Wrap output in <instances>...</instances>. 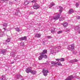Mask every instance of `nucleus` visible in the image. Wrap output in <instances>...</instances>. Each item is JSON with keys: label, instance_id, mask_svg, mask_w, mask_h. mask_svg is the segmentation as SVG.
I'll return each instance as SVG.
<instances>
[{"label": "nucleus", "instance_id": "nucleus-12", "mask_svg": "<svg viewBox=\"0 0 80 80\" xmlns=\"http://www.w3.org/2000/svg\"><path fill=\"white\" fill-rule=\"evenodd\" d=\"M73 12H74L73 10L72 9H71L69 10L68 12V14H72V13H73Z\"/></svg>", "mask_w": 80, "mask_h": 80}, {"label": "nucleus", "instance_id": "nucleus-35", "mask_svg": "<svg viewBox=\"0 0 80 80\" xmlns=\"http://www.w3.org/2000/svg\"><path fill=\"white\" fill-rule=\"evenodd\" d=\"M19 12H18L17 11H16V12L15 13V15H18V13H19Z\"/></svg>", "mask_w": 80, "mask_h": 80}, {"label": "nucleus", "instance_id": "nucleus-1", "mask_svg": "<svg viewBox=\"0 0 80 80\" xmlns=\"http://www.w3.org/2000/svg\"><path fill=\"white\" fill-rule=\"evenodd\" d=\"M47 52V50H44L42 51V52L41 53L40 55V56L38 58V60H41L43 58H47V56L46 55H44L45 53H46Z\"/></svg>", "mask_w": 80, "mask_h": 80}, {"label": "nucleus", "instance_id": "nucleus-19", "mask_svg": "<svg viewBox=\"0 0 80 80\" xmlns=\"http://www.w3.org/2000/svg\"><path fill=\"white\" fill-rule=\"evenodd\" d=\"M25 0V2H24L25 5H27L28 4H29V3H30V1H25L26 0Z\"/></svg>", "mask_w": 80, "mask_h": 80}, {"label": "nucleus", "instance_id": "nucleus-24", "mask_svg": "<svg viewBox=\"0 0 80 80\" xmlns=\"http://www.w3.org/2000/svg\"><path fill=\"white\" fill-rule=\"evenodd\" d=\"M59 8H60V9L59 10V12L60 13H62V11H63L62 10H63V8L62 7H59Z\"/></svg>", "mask_w": 80, "mask_h": 80}, {"label": "nucleus", "instance_id": "nucleus-11", "mask_svg": "<svg viewBox=\"0 0 80 80\" xmlns=\"http://www.w3.org/2000/svg\"><path fill=\"white\" fill-rule=\"evenodd\" d=\"M19 10V8H18L16 9V12H19V13H18V16H19V17H20V16H22V14L20 12V10Z\"/></svg>", "mask_w": 80, "mask_h": 80}, {"label": "nucleus", "instance_id": "nucleus-49", "mask_svg": "<svg viewBox=\"0 0 80 80\" xmlns=\"http://www.w3.org/2000/svg\"><path fill=\"white\" fill-rule=\"evenodd\" d=\"M68 31H66V32H68Z\"/></svg>", "mask_w": 80, "mask_h": 80}, {"label": "nucleus", "instance_id": "nucleus-9", "mask_svg": "<svg viewBox=\"0 0 80 80\" xmlns=\"http://www.w3.org/2000/svg\"><path fill=\"white\" fill-rule=\"evenodd\" d=\"M32 70V68L31 67L28 68H26V72L27 73H30Z\"/></svg>", "mask_w": 80, "mask_h": 80}, {"label": "nucleus", "instance_id": "nucleus-47", "mask_svg": "<svg viewBox=\"0 0 80 80\" xmlns=\"http://www.w3.org/2000/svg\"><path fill=\"white\" fill-rule=\"evenodd\" d=\"M10 3H12V2H10Z\"/></svg>", "mask_w": 80, "mask_h": 80}, {"label": "nucleus", "instance_id": "nucleus-37", "mask_svg": "<svg viewBox=\"0 0 80 80\" xmlns=\"http://www.w3.org/2000/svg\"><path fill=\"white\" fill-rule=\"evenodd\" d=\"M21 46H23L24 45V43L22 42L21 43Z\"/></svg>", "mask_w": 80, "mask_h": 80}, {"label": "nucleus", "instance_id": "nucleus-34", "mask_svg": "<svg viewBox=\"0 0 80 80\" xmlns=\"http://www.w3.org/2000/svg\"><path fill=\"white\" fill-rule=\"evenodd\" d=\"M7 0H1V2H2V3H5V2H6Z\"/></svg>", "mask_w": 80, "mask_h": 80}, {"label": "nucleus", "instance_id": "nucleus-41", "mask_svg": "<svg viewBox=\"0 0 80 80\" xmlns=\"http://www.w3.org/2000/svg\"><path fill=\"white\" fill-rule=\"evenodd\" d=\"M77 18H78V19H80V16H78L77 17Z\"/></svg>", "mask_w": 80, "mask_h": 80}, {"label": "nucleus", "instance_id": "nucleus-3", "mask_svg": "<svg viewBox=\"0 0 80 80\" xmlns=\"http://www.w3.org/2000/svg\"><path fill=\"white\" fill-rule=\"evenodd\" d=\"M60 14H58L57 15H56L54 17L52 18V19L51 20H57L60 18Z\"/></svg>", "mask_w": 80, "mask_h": 80}, {"label": "nucleus", "instance_id": "nucleus-42", "mask_svg": "<svg viewBox=\"0 0 80 80\" xmlns=\"http://www.w3.org/2000/svg\"><path fill=\"white\" fill-rule=\"evenodd\" d=\"M34 13L33 12H30V14H33Z\"/></svg>", "mask_w": 80, "mask_h": 80}, {"label": "nucleus", "instance_id": "nucleus-13", "mask_svg": "<svg viewBox=\"0 0 80 80\" xmlns=\"http://www.w3.org/2000/svg\"><path fill=\"white\" fill-rule=\"evenodd\" d=\"M11 38H8L6 40V44H7V43H8V42H10V40H11Z\"/></svg>", "mask_w": 80, "mask_h": 80}, {"label": "nucleus", "instance_id": "nucleus-21", "mask_svg": "<svg viewBox=\"0 0 80 80\" xmlns=\"http://www.w3.org/2000/svg\"><path fill=\"white\" fill-rule=\"evenodd\" d=\"M11 56L15 57V52H12L11 53Z\"/></svg>", "mask_w": 80, "mask_h": 80}, {"label": "nucleus", "instance_id": "nucleus-10", "mask_svg": "<svg viewBox=\"0 0 80 80\" xmlns=\"http://www.w3.org/2000/svg\"><path fill=\"white\" fill-rule=\"evenodd\" d=\"M7 25H8V23H4L3 24V29L4 30H7Z\"/></svg>", "mask_w": 80, "mask_h": 80}, {"label": "nucleus", "instance_id": "nucleus-14", "mask_svg": "<svg viewBox=\"0 0 80 80\" xmlns=\"http://www.w3.org/2000/svg\"><path fill=\"white\" fill-rule=\"evenodd\" d=\"M0 80H7V79L5 78V75H3L0 78Z\"/></svg>", "mask_w": 80, "mask_h": 80}, {"label": "nucleus", "instance_id": "nucleus-16", "mask_svg": "<svg viewBox=\"0 0 80 80\" xmlns=\"http://www.w3.org/2000/svg\"><path fill=\"white\" fill-rule=\"evenodd\" d=\"M0 53L5 55V50L3 49L1 50V51L0 52Z\"/></svg>", "mask_w": 80, "mask_h": 80}, {"label": "nucleus", "instance_id": "nucleus-18", "mask_svg": "<svg viewBox=\"0 0 80 80\" xmlns=\"http://www.w3.org/2000/svg\"><path fill=\"white\" fill-rule=\"evenodd\" d=\"M4 32L0 31V37H2L4 35Z\"/></svg>", "mask_w": 80, "mask_h": 80}, {"label": "nucleus", "instance_id": "nucleus-48", "mask_svg": "<svg viewBox=\"0 0 80 80\" xmlns=\"http://www.w3.org/2000/svg\"><path fill=\"white\" fill-rule=\"evenodd\" d=\"M22 80H24V79H21Z\"/></svg>", "mask_w": 80, "mask_h": 80}, {"label": "nucleus", "instance_id": "nucleus-27", "mask_svg": "<svg viewBox=\"0 0 80 80\" xmlns=\"http://www.w3.org/2000/svg\"><path fill=\"white\" fill-rule=\"evenodd\" d=\"M56 52L55 51V50H52L50 51V53H51V54H53L54 53H56Z\"/></svg>", "mask_w": 80, "mask_h": 80}, {"label": "nucleus", "instance_id": "nucleus-36", "mask_svg": "<svg viewBox=\"0 0 80 80\" xmlns=\"http://www.w3.org/2000/svg\"><path fill=\"white\" fill-rule=\"evenodd\" d=\"M37 2V0H33L31 1V2L32 3H35V2Z\"/></svg>", "mask_w": 80, "mask_h": 80}, {"label": "nucleus", "instance_id": "nucleus-43", "mask_svg": "<svg viewBox=\"0 0 80 80\" xmlns=\"http://www.w3.org/2000/svg\"><path fill=\"white\" fill-rule=\"evenodd\" d=\"M78 32L79 33H80V28L78 30Z\"/></svg>", "mask_w": 80, "mask_h": 80}, {"label": "nucleus", "instance_id": "nucleus-23", "mask_svg": "<svg viewBox=\"0 0 80 80\" xmlns=\"http://www.w3.org/2000/svg\"><path fill=\"white\" fill-rule=\"evenodd\" d=\"M30 73H32V75H35V74L36 73V71L35 70L32 71L31 70V71H30Z\"/></svg>", "mask_w": 80, "mask_h": 80}, {"label": "nucleus", "instance_id": "nucleus-33", "mask_svg": "<svg viewBox=\"0 0 80 80\" xmlns=\"http://www.w3.org/2000/svg\"><path fill=\"white\" fill-rule=\"evenodd\" d=\"M64 59H65L64 58H61L60 59L61 62H63L64 61Z\"/></svg>", "mask_w": 80, "mask_h": 80}, {"label": "nucleus", "instance_id": "nucleus-30", "mask_svg": "<svg viewBox=\"0 0 80 80\" xmlns=\"http://www.w3.org/2000/svg\"><path fill=\"white\" fill-rule=\"evenodd\" d=\"M80 29V28H79V27L78 26H76L75 28V29L76 30H79Z\"/></svg>", "mask_w": 80, "mask_h": 80}, {"label": "nucleus", "instance_id": "nucleus-29", "mask_svg": "<svg viewBox=\"0 0 80 80\" xmlns=\"http://www.w3.org/2000/svg\"><path fill=\"white\" fill-rule=\"evenodd\" d=\"M65 19L64 18H63L62 17H61L59 19L60 21H63Z\"/></svg>", "mask_w": 80, "mask_h": 80}, {"label": "nucleus", "instance_id": "nucleus-45", "mask_svg": "<svg viewBox=\"0 0 80 80\" xmlns=\"http://www.w3.org/2000/svg\"><path fill=\"white\" fill-rule=\"evenodd\" d=\"M13 63H14V62H11V64H13Z\"/></svg>", "mask_w": 80, "mask_h": 80}, {"label": "nucleus", "instance_id": "nucleus-40", "mask_svg": "<svg viewBox=\"0 0 80 80\" xmlns=\"http://www.w3.org/2000/svg\"><path fill=\"white\" fill-rule=\"evenodd\" d=\"M60 59H56V61H60Z\"/></svg>", "mask_w": 80, "mask_h": 80}, {"label": "nucleus", "instance_id": "nucleus-4", "mask_svg": "<svg viewBox=\"0 0 80 80\" xmlns=\"http://www.w3.org/2000/svg\"><path fill=\"white\" fill-rule=\"evenodd\" d=\"M68 48L69 50L72 51V50L74 49V45L73 44H72L71 45L68 46Z\"/></svg>", "mask_w": 80, "mask_h": 80}, {"label": "nucleus", "instance_id": "nucleus-46", "mask_svg": "<svg viewBox=\"0 0 80 80\" xmlns=\"http://www.w3.org/2000/svg\"><path fill=\"white\" fill-rule=\"evenodd\" d=\"M43 43L44 45H45V44H44V43H45V42L44 41H43Z\"/></svg>", "mask_w": 80, "mask_h": 80}, {"label": "nucleus", "instance_id": "nucleus-22", "mask_svg": "<svg viewBox=\"0 0 80 80\" xmlns=\"http://www.w3.org/2000/svg\"><path fill=\"white\" fill-rule=\"evenodd\" d=\"M55 5L54 2H52L51 3V5L50 6V7L49 8H52L53 6H54V5Z\"/></svg>", "mask_w": 80, "mask_h": 80}, {"label": "nucleus", "instance_id": "nucleus-25", "mask_svg": "<svg viewBox=\"0 0 80 80\" xmlns=\"http://www.w3.org/2000/svg\"><path fill=\"white\" fill-rule=\"evenodd\" d=\"M16 77L18 78V79L19 78H22V76L20 74L17 75H16Z\"/></svg>", "mask_w": 80, "mask_h": 80}, {"label": "nucleus", "instance_id": "nucleus-31", "mask_svg": "<svg viewBox=\"0 0 80 80\" xmlns=\"http://www.w3.org/2000/svg\"><path fill=\"white\" fill-rule=\"evenodd\" d=\"M78 5H79V3L77 2L76 4V6L77 8H78Z\"/></svg>", "mask_w": 80, "mask_h": 80}, {"label": "nucleus", "instance_id": "nucleus-28", "mask_svg": "<svg viewBox=\"0 0 80 80\" xmlns=\"http://www.w3.org/2000/svg\"><path fill=\"white\" fill-rule=\"evenodd\" d=\"M15 30H16V31L18 32H19L20 31V29L18 28H15Z\"/></svg>", "mask_w": 80, "mask_h": 80}, {"label": "nucleus", "instance_id": "nucleus-20", "mask_svg": "<svg viewBox=\"0 0 80 80\" xmlns=\"http://www.w3.org/2000/svg\"><path fill=\"white\" fill-rule=\"evenodd\" d=\"M67 25H68V23L67 22H64L62 23V25H63L64 27H67Z\"/></svg>", "mask_w": 80, "mask_h": 80}, {"label": "nucleus", "instance_id": "nucleus-6", "mask_svg": "<svg viewBox=\"0 0 80 80\" xmlns=\"http://www.w3.org/2000/svg\"><path fill=\"white\" fill-rule=\"evenodd\" d=\"M39 7L40 6H39V5L38 4H37L36 3H35L34 5L33 6V8L34 9H36V10L39 8Z\"/></svg>", "mask_w": 80, "mask_h": 80}, {"label": "nucleus", "instance_id": "nucleus-15", "mask_svg": "<svg viewBox=\"0 0 80 80\" xmlns=\"http://www.w3.org/2000/svg\"><path fill=\"white\" fill-rule=\"evenodd\" d=\"M35 37H36V38H40V37H41V35L39 34H36L35 35Z\"/></svg>", "mask_w": 80, "mask_h": 80}, {"label": "nucleus", "instance_id": "nucleus-7", "mask_svg": "<svg viewBox=\"0 0 80 80\" xmlns=\"http://www.w3.org/2000/svg\"><path fill=\"white\" fill-rule=\"evenodd\" d=\"M78 61L77 59H74L73 60H71L70 61H69V63H71L72 64H73V63L75 62H77Z\"/></svg>", "mask_w": 80, "mask_h": 80}, {"label": "nucleus", "instance_id": "nucleus-39", "mask_svg": "<svg viewBox=\"0 0 80 80\" xmlns=\"http://www.w3.org/2000/svg\"><path fill=\"white\" fill-rule=\"evenodd\" d=\"M48 38H52V37L50 36H47Z\"/></svg>", "mask_w": 80, "mask_h": 80}, {"label": "nucleus", "instance_id": "nucleus-44", "mask_svg": "<svg viewBox=\"0 0 80 80\" xmlns=\"http://www.w3.org/2000/svg\"><path fill=\"white\" fill-rule=\"evenodd\" d=\"M15 2H18V0H14Z\"/></svg>", "mask_w": 80, "mask_h": 80}, {"label": "nucleus", "instance_id": "nucleus-17", "mask_svg": "<svg viewBox=\"0 0 80 80\" xmlns=\"http://www.w3.org/2000/svg\"><path fill=\"white\" fill-rule=\"evenodd\" d=\"M73 76H71L69 77H68L67 79H65V80H71L72 78H73Z\"/></svg>", "mask_w": 80, "mask_h": 80}, {"label": "nucleus", "instance_id": "nucleus-8", "mask_svg": "<svg viewBox=\"0 0 80 80\" xmlns=\"http://www.w3.org/2000/svg\"><path fill=\"white\" fill-rule=\"evenodd\" d=\"M19 39L20 41H22V40H25L26 41V40H27V37L24 36L23 37L19 38Z\"/></svg>", "mask_w": 80, "mask_h": 80}, {"label": "nucleus", "instance_id": "nucleus-32", "mask_svg": "<svg viewBox=\"0 0 80 80\" xmlns=\"http://www.w3.org/2000/svg\"><path fill=\"white\" fill-rule=\"evenodd\" d=\"M62 33V31H60L58 32L57 33V34H60V33Z\"/></svg>", "mask_w": 80, "mask_h": 80}, {"label": "nucleus", "instance_id": "nucleus-5", "mask_svg": "<svg viewBox=\"0 0 80 80\" xmlns=\"http://www.w3.org/2000/svg\"><path fill=\"white\" fill-rule=\"evenodd\" d=\"M43 75H44V76H47V73H48V70L43 69Z\"/></svg>", "mask_w": 80, "mask_h": 80}, {"label": "nucleus", "instance_id": "nucleus-38", "mask_svg": "<svg viewBox=\"0 0 80 80\" xmlns=\"http://www.w3.org/2000/svg\"><path fill=\"white\" fill-rule=\"evenodd\" d=\"M57 48H58L59 49H60L61 48V46H59L58 47H57Z\"/></svg>", "mask_w": 80, "mask_h": 80}, {"label": "nucleus", "instance_id": "nucleus-2", "mask_svg": "<svg viewBox=\"0 0 80 80\" xmlns=\"http://www.w3.org/2000/svg\"><path fill=\"white\" fill-rule=\"evenodd\" d=\"M52 65H53V66H54V67H57V65H58V66H62V65L60 64V62H54V61L51 62Z\"/></svg>", "mask_w": 80, "mask_h": 80}, {"label": "nucleus", "instance_id": "nucleus-26", "mask_svg": "<svg viewBox=\"0 0 80 80\" xmlns=\"http://www.w3.org/2000/svg\"><path fill=\"white\" fill-rule=\"evenodd\" d=\"M55 32V28H53L52 29L51 32L52 33H54Z\"/></svg>", "mask_w": 80, "mask_h": 80}]
</instances>
